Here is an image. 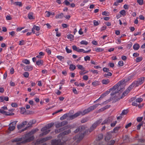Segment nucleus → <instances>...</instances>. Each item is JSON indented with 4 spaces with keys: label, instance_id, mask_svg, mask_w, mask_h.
I'll return each instance as SVG.
<instances>
[{
    "label": "nucleus",
    "instance_id": "51",
    "mask_svg": "<svg viewBox=\"0 0 145 145\" xmlns=\"http://www.w3.org/2000/svg\"><path fill=\"white\" fill-rule=\"evenodd\" d=\"M65 50H66V52L68 53H70L72 52V50L68 49L67 47H66V48H65Z\"/></svg>",
    "mask_w": 145,
    "mask_h": 145
},
{
    "label": "nucleus",
    "instance_id": "35",
    "mask_svg": "<svg viewBox=\"0 0 145 145\" xmlns=\"http://www.w3.org/2000/svg\"><path fill=\"white\" fill-rule=\"evenodd\" d=\"M77 67L78 68V69L81 70H84V68L83 67V66H82V65H77Z\"/></svg>",
    "mask_w": 145,
    "mask_h": 145
},
{
    "label": "nucleus",
    "instance_id": "19",
    "mask_svg": "<svg viewBox=\"0 0 145 145\" xmlns=\"http://www.w3.org/2000/svg\"><path fill=\"white\" fill-rule=\"evenodd\" d=\"M33 14V12H29V13L28 14V15H27V17H28V19H29V20L34 19Z\"/></svg>",
    "mask_w": 145,
    "mask_h": 145
},
{
    "label": "nucleus",
    "instance_id": "2",
    "mask_svg": "<svg viewBox=\"0 0 145 145\" xmlns=\"http://www.w3.org/2000/svg\"><path fill=\"white\" fill-rule=\"evenodd\" d=\"M123 82L121 81L118 82L117 84L114 86L112 88H110L109 91H106L105 93H103L100 97L97 99V100L105 97V96L108 94L111 91H112V92L111 93V96H113L116 93L121 92L123 91L124 89L123 88L124 85L121 84Z\"/></svg>",
    "mask_w": 145,
    "mask_h": 145
},
{
    "label": "nucleus",
    "instance_id": "54",
    "mask_svg": "<svg viewBox=\"0 0 145 145\" xmlns=\"http://www.w3.org/2000/svg\"><path fill=\"white\" fill-rule=\"evenodd\" d=\"M90 71L92 72L94 74H98V72L97 70H90Z\"/></svg>",
    "mask_w": 145,
    "mask_h": 145
},
{
    "label": "nucleus",
    "instance_id": "22",
    "mask_svg": "<svg viewBox=\"0 0 145 145\" xmlns=\"http://www.w3.org/2000/svg\"><path fill=\"white\" fill-rule=\"evenodd\" d=\"M140 46H139V44L137 43L135 44L133 46V49L135 50H137L139 49Z\"/></svg>",
    "mask_w": 145,
    "mask_h": 145
},
{
    "label": "nucleus",
    "instance_id": "52",
    "mask_svg": "<svg viewBox=\"0 0 145 145\" xmlns=\"http://www.w3.org/2000/svg\"><path fill=\"white\" fill-rule=\"evenodd\" d=\"M137 2L140 5H143V0H137Z\"/></svg>",
    "mask_w": 145,
    "mask_h": 145
},
{
    "label": "nucleus",
    "instance_id": "24",
    "mask_svg": "<svg viewBox=\"0 0 145 145\" xmlns=\"http://www.w3.org/2000/svg\"><path fill=\"white\" fill-rule=\"evenodd\" d=\"M46 13H47L46 16L48 17H49L51 15L53 16L54 15V12H50L49 11H46Z\"/></svg>",
    "mask_w": 145,
    "mask_h": 145
},
{
    "label": "nucleus",
    "instance_id": "39",
    "mask_svg": "<svg viewBox=\"0 0 145 145\" xmlns=\"http://www.w3.org/2000/svg\"><path fill=\"white\" fill-rule=\"evenodd\" d=\"M111 122V121L107 120H104V121H103L102 122V123H101V124H102V125H103L104 124H109V123H110Z\"/></svg>",
    "mask_w": 145,
    "mask_h": 145
},
{
    "label": "nucleus",
    "instance_id": "48",
    "mask_svg": "<svg viewBox=\"0 0 145 145\" xmlns=\"http://www.w3.org/2000/svg\"><path fill=\"white\" fill-rule=\"evenodd\" d=\"M11 106H12V107H13L15 108H16L18 106L17 104L15 103H11Z\"/></svg>",
    "mask_w": 145,
    "mask_h": 145
},
{
    "label": "nucleus",
    "instance_id": "57",
    "mask_svg": "<svg viewBox=\"0 0 145 145\" xmlns=\"http://www.w3.org/2000/svg\"><path fill=\"white\" fill-rule=\"evenodd\" d=\"M103 71L104 72H108L109 71V69L107 68L106 67H104L103 68Z\"/></svg>",
    "mask_w": 145,
    "mask_h": 145
},
{
    "label": "nucleus",
    "instance_id": "60",
    "mask_svg": "<svg viewBox=\"0 0 145 145\" xmlns=\"http://www.w3.org/2000/svg\"><path fill=\"white\" fill-rule=\"evenodd\" d=\"M24 44V41L23 40L19 41V45H22Z\"/></svg>",
    "mask_w": 145,
    "mask_h": 145
},
{
    "label": "nucleus",
    "instance_id": "4",
    "mask_svg": "<svg viewBox=\"0 0 145 145\" xmlns=\"http://www.w3.org/2000/svg\"><path fill=\"white\" fill-rule=\"evenodd\" d=\"M102 119H100L99 120H97V121H95V122L93 123L91 126L90 128L89 129V132H91L93 130H94L96 127L100 123L102 122Z\"/></svg>",
    "mask_w": 145,
    "mask_h": 145
},
{
    "label": "nucleus",
    "instance_id": "32",
    "mask_svg": "<svg viewBox=\"0 0 145 145\" xmlns=\"http://www.w3.org/2000/svg\"><path fill=\"white\" fill-rule=\"evenodd\" d=\"M112 75V74L110 72H108L107 74H104V77H107L108 76H111Z\"/></svg>",
    "mask_w": 145,
    "mask_h": 145
},
{
    "label": "nucleus",
    "instance_id": "47",
    "mask_svg": "<svg viewBox=\"0 0 145 145\" xmlns=\"http://www.w3.org/2000/svg\"><path fill=\"white\" fill-rule=\"evenodd\" d=\"M142 119H143L142 117H137V121L138 122H140L142 120Z\"/></svg>",
    "mask_w": 145,
    "mask_h": 145
},
{
    "label": "nucleus",
    "instance_id": "62",
    "mask_svg": "<svg viewBox=\"0 0 145 145\" xmlns=\"http://www.w3.org/2000/svg\"><path fill=\"white\" fill-rule=\"evenodd\" d=\"M57 58L58 59H59L61 61L62 59H63V57L62 56H57Z\"/></svg>",
    "mask_w": 145,
    "mask_h": 145
},
{
    "label": "nucleus",
    "instance_id": "27",
    "mask_svg": "<svg viewBox=\"0 0 145 145\" xmlns=\"http://www.w3.org/2000/svg\"><path fill=\"white\" fill-rule=\"evenodd\" d=\"M99 84V82L98 81L95 80L92 83V85L93 86H96Z\"/></svg>",
    "mask_w": 145,
    "mask_h": 145
},
{
    "label": "nucleus",
    "instance_id": "15",
    "mask_svg": "<svg viewBox=\"0 0 145 145\" xmlns=\"http://www.w3.org/2000/svg\"><path fill=\"white\" fill-rule=\"evenodd\" d=\"M63 17V14L62 13H61L60 14H57L55 16V18L56 19H61Z\"/></svg>",
    "mask_w": 145,
    "mask_h": 145
},
{
    "label": "nucleus",
    "instance_id": "26",
    "mask_svg": "<svg viewBox=\"0 0 145 145\" xmlns=\"http://www.w3.org/2000/svg\"><path fill=\"white\" fill-rule=\"evenodd\" d=\"M42 64L43 61L40 59H39L37 61H36V64L38 66L42 65Z\"/></svg>",
    "mask_w": 145,
    "mask_h": 145
},
{
    "label": "nucleus",
    "instance_id": "23",
    "mask_svg": "<svg viewBox=\"0 0 145 145\" xmlns=\"http://www.w3.org/2000/svg\"><path fill=\"white\" fill-rule=\"evenodd\" d=\"M38 131V129H34L32 130L31 131V132L30 133H28L27 134V135H29L30 134H33L35 133L36 132H37Z\"/></svg>",
    "mask_w": 145,
    "mask_h": 145
},
{
    "label": "nucleus",
    "instance_id": "58",
    "mask_svg": "<svg viewBox=\"0 0 145 145\" xmlns=\"http://www.w3.org/2000/svg\"><path fill=\"white\" fill-rule=\"evenodd\" d=\"M27 123V121H25L22 122V123H21V124H19V125H22V126H25L26 125Z\"/></svg>",
    "mask_w": 145,
    "mask_h": 145
},
{
    "label": "nucleus",
    "instance_id": "10",
    "mask_svg": "<svg viewBox=\"0 0 145 145\" xmlns=\"http://www.w3.org/2000/svg\"><path fill=\"white\" fill-rule=\"evenodd\" d=\"M52 145H63V144L61 142V140L58 139L57 140H54L52 141Z\"/></svg>",
    "mask_w": 145,
    "mask_h": 145
},
{
    "label": "nucleus",
    "instance_id": "44",
    "mask_svg": "<svg viewBox=\"0 0 145 145\" xmlns=\"http://www.w3.org/2000/svg\"><path fill=\"white\" fill-rule=\"evenodd\" d=\"M93 25L95 26H97L99 25V22L96 20H93Z\"/></svg>",
    "mask_w": 145,
    "mask_h": 145
},
{
    "label": "nucleus",
    "instance_id": "61",
    "mask_svg": "<svg viewBox=\"0 0 145 145\" xmlns=\"http://www.w3.org/2000/svg\"><path fill=\"white\" fill-rule=\"evenodd\" d=\"M117 122L116 121H115L113 123H111V127H114L116 125V123Z\"/></svg>",
    "mask_w": 145,
    "mask_h": 145
},
{
    "label": "nucleus",
    "instance_id": "40",
    "mask_svg": "<svg viewBox=\"0 0 145 145\" xmlns=\"http://www.w3.org/2000/svg\"><path fill=\"white\" fill-rule=\"evenodd\" d=\"M128 113V111L127 110H124L122 111V113H121L120 115H125Z\"/></svg>",
    "mask_w": 145,
    "mask_h": 145
},
{
    "label": "nucleus",
    "instance_id": "13",
    "mask_svg": "<svg viewBox=\"0 0 145 145\" xmlns=\"http://www.w3.org/2000/svg\"><path fill=\"white\" fill-rule=\"evenodd\" d=\"M0 113L7 116L12 115L14 114L13 113H12V114H11L10 113L8 114V112L4 111V110L1 109H0Z\"/></svg>",
    "mask_w": 145,
    "mask_h": 145
},
{
    "label": "nucleus",
    "instance_id": "64",
    "mask_svg": "<svg viewBox=\"0 0 145 145\" xmlns=\"http://www.w3.org/2000/svg\"><path fill=\"white\" fill-rule=\"evenodd\" d=\"M84 60L86 61L87 60H90V57L88 56H86V57H84Z\"/></svg>",
    "mask_w": 145,
    "mask_h": 145
},
{
    "label": "nucleus",
    "instance_id": "34",
    "mask_svg": "<svg viewBox=\"0 0 145 145\" xmlns=\"http://www.w3.org/2000/svg\"><path fill=\"white\" fill-rule=\"evenodd\" d=\"M95 51L97 52H100L103 51V49L101 48H97L95 49Z\"/></svg>",
    "mask_w": 145,
    "mask_h": 145
},
{
    "label": "nucleus",
    "instance_id": "49",
    "mask_svg": "<svg viewBox=\"0 0 145 145\" xmlns=\"http://www.w3.org/2000/svg\"><path fill=\"white\" fill-rule=\"evenodd\" d=\"M118 65L120 67L123 66V61H119V62H118Z\"/></svg>",
    "mask_w": 145,
    "mask_h": 145
},
{
    "label": "nucleus",
    "instance_id": "38",
    "mask_svg": "<svg viewBox=\"0 0 145 145\" xmlns=\"http://www.w3.org/2000/svg\"><path fill=\"white\" fill-rule=\"evenodd\" d=\"M22 62L25 63L26 64H29L30 63L29 61L27 59H25L22 61Z\"/></svg>",
    "mask_w": 145,
    "mask_h": 145
},
{
    "label": "nucleus",
    "instance_id": "29",
    "mask_svg": "<svg viewBox=\"0 0 145 145\" xmlns=\"http://www.w3.org/2000/svg\"><path fill=\"white\" fill-rule=\"evenodd\" d=\"M76 68V66L73 65V64H71L70 65L69 67V69L70 70L72 71L74 70V69Z\"/></svg>",
    "mask_w": 145,
    "mask_h": 145
},
{
    "label": "nucleus",
    "instance_id": "12",
    "mask_svg": "<svg viewBox=\"0 0 145 145\" xmlns=\"http://www.w3.org/2000/svg\"><path fill=\"white\" fill-rule=\"evenodd\" d=\"M34 138V137L33 136H32L25 139V140H24V141L22 142V143H25L27 142H29L33 140Z\"/></svg>",
    "mask_w": 145,
    "mask_h": 145
},
{
    "label": "nucleus",
    "instance_id": "7",
    "mask_svg": "<svg viewBox=\"0 0 145 145\" xmlns=\"http://www.w3.org/2000/svg\"><path fill=\"white\" fill-rule=\"evenodd\" d=\"M50 128H47L46 127H42V128L40 129L41 132H42V133L40 135V136H42L44 135H45L50 132Z\"/></svg>",
    "mask_w": 145,
    "mask_h": 145
},
{
    "label": "nucleus",
    "instance_id": "46",
    "mask_svg": "<svg viewBox=\"0 0 145 145\" xmlns=\"http://www.w3.org/2000/svg\"><path fill=\"white\" fill-rule=\"evenodd\" d=\"M22 138H18L15 139L14 140H13V142H16L20 141H21Z\"/></svg>",
    "mask_w": 145,
    "mask_h": 145
},
{
    "label": "nucleus",
    "instance_id": "31",
    "mask_svg": "<svg viewBox=\"0 0 145 145\" xmlns=\"http://www.w3.org/2000/svg\"><path fill=\"white\" fill-rule=\"evenodd\" d=\"M13 4L17 6H19L20 7L22 6V3L21 2H15L13 3Z\"/></svg>",
    "mask_w": 145,
    "mask_h": 145
},
{
    "label": "nucleus",
    "instance_id": "42",
    "mask_svg": "<svg viewBox=\"0 0 145 145\" xmlns=\"http://www.w3.org/2000/svg\"><path fill=\"white\" fill-rule=\"evenodd\" d=\"M142 60V57H138L136 59V62H139L141 61Z\"/></svg>",
    "mask_w": 145,
    "mask_h": 145
},
{
    "label": "nucleus",
    "instance_id": "3",
    "mask_svg": "<svg viewBox=\"0 0 145 145\" xmlns=\"http://www.w3.org/2000/svg\"><path fill=\"white\" fill-rule=\"evenodd\" d=\"M145 80V77H141L138 79V80L137 81H134L132 83V84L131 85L129 86L128 88L123 93L121 97L120 98L118 97V99H116L115 102L118 101V100H120V99L123 98L124 96L127 95L130 91L133 88L134 86L137 87L139 85H140L143 83L144 80Z\"/></svg>",
    "mask_w": 145,
    "mask_h": 145
},
{
    "label": "nucleus",
    "instance_id": "43",
    "mask_svg": "<svg viewBox=\"0 0 145 145\" xmlns=\"http://www.w3.org/2000/svg\"><path fill=\"white\" fill-rule=\"evenodd\" d=\"M80 44L82 45H87L88 44V42L85 40H82L80 42Z\"/></svg>",
    "mask_w": 145,
    "mask_h": 145
},
{
    "label": "nucleus",
    "instance_id": "6",
    "mask_svg": "<svg viewBox=\"0 0 145 145\" xmlns=\"http://www.w3.org/2000/svg\"><path fill=\"white\" fill-rule=\"evenodd\" d=\"M68 124V121H63L60 123L58 122L55 124V127L57 128L63 127L67 125Z\"/></svg>",
    "mask_w": 145,
    "mask_h": 145
},
{
    "label": "nucleus",
    "instance_id": "14",
    "mask_svg": "<svg viewBox=\"0 0 145 145\" xmlns=\"http://www.w3.org/2000/svg\"><path fill=\"white\" fill-rule=\"evenodd\" d=\"M24 71H29L32 70V67L31 66H27L24 68Z\"/></svg>",
    "mask_w": 145,
    "mask_h": 145
},
{
    "label": "nucleus",
    "instance_id": "8",
    "mask_svg": "<svg viewBox=\"0 0 145 145\" xmlns=\"http://www.w3.org/2000/svg\"><path fill=\"white\" fill-rule=\"evenodd\" d=\"M17 122V121H14L10 123V124H9V125L8 130L10 131H12L14 130Z\"/></svg>",
    "mask_w": 145,
    "mask_h": 145
},
{
    "label": "nucleus",
    "instance_id": "30",
    "mask_svg": "<svg viewBox=\"0 0 145 145\" xmlns=\"http://www.w3.org/2000/svg\"><path fill=\"white\" fill-rule=\"evenodd\" d=\"M54 125V123H51L49 124H48L46 126H45L44 127H46L47 128L50 129L51 127Z\"/></svg>",
    "mask_w": 145,
    "mask_h": 145
},
{
    "label": "nucleus",
    "instance_id": "9",
    "mask_svg": "<svg viewBox=\"0 0 145 145\" xmlns=\"http://www.w3.org/2000/svg\"><path fill=\"white\" fill-rule=\"evenodd\" d=\"M70 133H71V130L70 129L65 131L59 133V134L58 135V138H61L63 136L67 135Z\"/></svg>",
    "mask_w": 145,
    "mask_h": 145
},
{
    "label": "nucleus",
    "instance_id": "50",
    "mask_svg": "<svg viewBox=\"0 0 145 145\" xmlns=\"http://www.w3.org/2000/svg\"><path fill=\"white\" fill-rule=\"evenodd\" d=\"M87 121H88L87 118H84V119L82 120V121H81V122H82V123H85Z\"/></svg>",
    "mask_w": 145,
    "mask_h": 145
},
{
    "label": "nucleus",
    "instance_id": "18",
    "mask_svg": "<svg viewBox=\"0 0 145 145\" xmlns=\"http://www.w3.org/2000/svg\"><path fill=\"white\" fill-rule=\"evenodd\" d=\"M52 138V137H47L42 138V139L40 140V142H44L47 140H49Z\"/></svg>",
    "mask_w": 145,
    "mask_h": 145
},
{
    "label": "nucleus",
    "instance_id": "63",
    "mask_svg": "<svg viewBox=\"0 0 145 145\" xmlns=\"http://www.w3.org/2000/svg\"><path fill=\"white\" fill-rule=\"evenodd\" d=\"M6 19L7 20H12V18L10 17V15H7L6 17Z\"/></svg>",
    "mask_w": 145,
    "mask_h": 145
},
{
    "label": "nucleus",
    "instance_id": "36",
    "mask_svg": "<svg viewBox=\"0 0 145 145\" xmlns=\"http://www.w3.org/2000/svg\"><path fill=\"white\" fill-rule=\"evenodd\" d=\"M85 70H82V71L79 72V74L81 75H83L84 74L87 73L88 72V71L85 72Z\"/></svg>",
    "mask_w": 145,
    "mask_h": 145
},
{
    "label": "nucleus",
    "instance_id": "56",
    "mask_svg": "<svg viewBox=\"0 0 145 145\" xmlns=\"http://www.w3.org/2000/svg\"><path fill=\"white\" fill-rule=\"evenodd\" d=\"M75 51H76L78 52H85L84 51V49H79L78 50H75Z\"/></svg>",
    "mask_w": 145,
    "mask_h": 145
},
{
    "label": "nucleus",
    "instance_id": "59",
    "mask_svg": "<svg viewBox=\"0 0 145 145\" xmlns=\"http://www.w3.org/2000/svg\"><path fill=\"white\" fill-rule=\"evenodd\" d=\"M132 125V123H128L127 124V125H126V126H125V128H126V129H127L128 128V127H131V125Z\"/></svg>",
    "mask_w": 145,
    "mask_h": 145
},
{
    "label": "nucleus",
    "instance_id": "20",
    "mask_svg": "<svg viewBox=\"0 0 145 145\" xmlns=\"http://www.w3.org/2000/svg\"><path fill=\"white\" fill-rule=\"evenodd\" d=\"M36 120L35 119L31 120L28 122V125H29V126H31L35 124L36 123Z\"/></svg>",
    "mask_w": 145,
    "mask_h": 145
},
{
    "label": "nucleus",
    "instance_id": "28",
    "mask_svg": "<svg viewBox=\"0 0 145 145\" xmlns=\"http://www.w3.org/2000/svg\"><path fill=\"white\" fill-rule=\"evenodd\" d=\"M113 119H114V116H111L109 117L108 118H107L105 120H104L112 121H113Z\"/></svg>",
    "mask_w": 145,
    "mask_h": 145
},
{
    "label": "nucleus",
    "instance_id": "11",
    "mask_svg": "<svg viewBox=\"0 0 145 145\" xmlns=\"http://www.w3.org/2000/svg\"><path fill=\"white\" fill-rule=\"evenodd\" d=\"M84 137V134H82L81 135H77L75 136V137H73V139L74 140H76L77 139V142H78L79 141L82 140L83 138Z\"/></svg>",
    "mask_w": 145,
    "mask_h": 145
},
{
    "label": "nucleus",
    "instance_id": "55",
    "mask_svg": "<svg viewBox=\"0 0 145 145\" xmlns=\"http://www.w3.org/2000/svg\"><path fill=\"white\" fill-rule=\"evenodd\" d=\"M24 77L25 78H27L29 76V73L28 72H24Z\"/></svg>",
    "mask_w": 145,
    "mask_h": 145
},
{
    "label": "nucleus",
    "instance_id": "25",
    "mask_svg": "<svg viewBox=\"0 0 145 145\" xmlns=\"http://www.w3.org/2000/svg\"><path fill=\"white\" fill-rule=\"evenodd\" d=\"M110 138H111L110 135L108 133L106 134V136L105 137V140H106V141H108L110 139Z\"/></svg>",
    "mask_w": 145,
    "mask_h": 145
},
{
    "label": "nucleus",
    "instance_id": "53",
    "mask_svg": "<svg viewBox=\"0 0 145 145\" xmlns=\"http://www.w3.org/2000/svg\"><path fill=\"white\" fill-rule=\"evenodd\" d=\"M25 112H26L25 108H21V113L22 114H24Z\"/></svg>",
    "mask_w": 145,
    "mask_h": 145
},
{
    "label": "nucleus",
    "instance_id": "5",
    "mask_svg": "<svg viewBox=\"0 0 145 145\" xmlns=\"http://www.w3.org/2000/svg\"><path fill=\"white\" fill-rule=\"evenodd\" d=\"M71 128V126L70 125H66L65 126L60 128L59 129H55V132L56 133H57L62 132L68 129H70Z\"/></svg>",
    "mask_w": 145,
    "mask_h": 145
},
{
    "label": "nucleus",
    "instance_id": "16",
    "mask_svg": "<svg viewBox=\"0 0 145 145\" xmlns=\"http://www.w3.org/2000/svg\"><path fill=\"white\" fill-rule=\"evenodd\" d=\"M69 113H67V114H65L62 116L60 118V120H65V119L67 118H69Z\"/></svg>",
    "mask_w": 145,
    "mask_h": 145
},
{
    "label": "nucleus",
    "instance_id": "21",
    "mask_svg": "<svg viewBox=\"0 0 145 145\" xmlns=\"http://www.w3.org/2000/svg\"><path fill=\"white\" fill-rule=\"evenodd\" d=\"M86 128V127L84 126H79L78 128H77L76 129H78L80 131V132H82Z\"/></svg>",
    "mask_w": 145,
    "mask_h": 145
},
{
    "label": "nucleus",
    "instance_id": "1",
    "mask_svg": "<svg viewBox=\"0 0 145 145\" xmlns=\"http://www.w3.org/2000/svg\"><path fill=\"white\" fill-rule=\"evenodd\" d=\"M111 100L110 99L102 103L101 104H96L95 105H93L92 106L89 107L88 108L85 109L84 111L82 112H79L77 113H75L73 115H71V114L70 113H69V118H67V120H72L74 118H77L80 115H82V116H84L86 114H87L89 113L91 111L93 110L96 109V108L97 107V106L99 105H105L108 102L110 101Z\"/></svg>",
    "mask_w": 145,
    "mask_h": 145
},
{
    "label": "nucleus",
    "instance_id": "41",
    "mask_svg": "<svg viewBox=\"0 0 145 145\" xmlns=\"http://www.w3.org/2000/svg\"><path fill=\"white\" fill-rule=\"evenodd\" d=\"M120 14L121 15H122L123 16H124L125 15V11L124 10H122L120 12Z\"/></svg>",
    "mask_w": 145,
    "mask_h": 145
},
{
    "label": "nucleus",
    "instance_id": "45",
    "mask_svg": "<svg viewBox=\"0 0 145 145\" xmlns=\"http://www.w3.org/2000/svg\"><path fill=\"white\" fill-rule=\"evenodd\" d=\"M74 37V36L72 35L71 34H69L67 36V38L68 39H72Z\"/></svg>",
    "mask_w": 145,
    "mask_h": 145
},
{
    "label": "nucleus",
    "instance_id": "37",
    "mask_svg": "<svg viewBox=\"0 0 145 145\" xmlns=\"http://www.w3.org/2000/svg\"><path fill=\"white\" fill-rule=\"evenodd\" d=\"M143 101V99L142 98H138L136 99V101H134L136 102L140 103Z\"/></svg>",
    "mask_w": 145,
    "mask_h": 145
},
{
    "label": "nucleus",
    "instance_id": "17",
    "mask_svg": "<svg viewBox=\"0 0 145 145\" xmlns=\"http://www.w3.org/2000/svg\"><path fill=\"white\" fill-rule=\"evenodd\" d=\"M109 80L108 79H103L102 80V83L103 84L106 85L109 83Z\"/></svg>",
    "mask_w": 145,
    "mask_h": 145
},
{
    "label": "nucleus",
    "instance_id": "33",
    "mask_svg": "<svg viewBox=\"0 0 145 145\" xmlns=\"http://www.w3.org/2000/svg\"><path fill=\"white\" fill-rule=\"evenodd\" d=\"M36 29L37 31H39L40 30V28L39 27L36 26V25H33V27L31 29Z\"/></svg>",
    "mask_w": 145,
    "mask_h": 145
}]
</instances>
